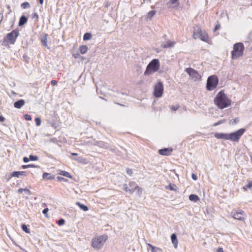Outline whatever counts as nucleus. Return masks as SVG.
Returning a JSON list of instances; mask_svg holds the SVG:
<instances>
[{
    "label": "nucleus",
    "instance_id": "obj_11",
    "mask_svg": "<svg viewBox=\"0 0 252 252\" xmlns=\"http://www.w3.org/2000/svg\"><path fill=\"white\" fill-rule=\"evenodd\" d=\"M186 71L194 81H198L201 78V76L199 73L192 68H187L186 69Z\"/></svg>",
    "mask_w": 252,
    "mask_h": 252
},
{
    "label": "nucleus",
    "instance_id": "obj_43",
    "mask_svg": "<svg viewBox=\"0 0 252 252\" xmlns=\"http://www.w3.org/2000/svg\"><path fill=\"white\" fill-rule=\"evenodd\" d=\"M220 24H217L215 26L214 32H216L217 30H218L219 29H220Z\"/></svg>",
    "mask_w": 252,
    "mask_h": 252
},
{
    "label": "nucleus",
    "instance_id": "obj_54",
    "mask_svg": "<svg viewBox=\"0 0 252 252\" xmlns=\"http://www.w3.org/2000/svg\"><path fill=\"white\" fill-rule=\"evenodd\" d=\"M72 156H77L78 154L77 153H71Z\"/></svg>",
    "mask_w": 252,
    "mask_h": 252
},
{
    "label": "nucleus",
    "instance_id": "obj_35",
    "mask_svg": "<svg viewBox=\"0 0 252 252\" xmlns=\"http://www.w3.org/2000/svg\"><path fill=\"white\" fill-rule=\"evenodd\" d=\"M29 158L30 160L33 161L37 160L38 159L37 156L33 155H30L29 157Z\"/></svg>",
    "mask_w": 252,
    "mask_h": 252
},
{
    "label": "nucleus",
    "instance_id": "obj_40",
    "mask_svg": "<svg viewBox=\"0 0 252 252\" xmlns=\"http://www.w3.org/2000/svg\"><path fill=\"white\" fill-rule=\"evenodd\" d=\"M24 117L27 121H31L32 120L31 116L29 114H25Z\"/></svg>",
    "mask_w": 252,
    "mask_h": 252
},
{
    "label": "nucleus",
    "instance_id": "obj_12",
    "mask_svg": "<svg viewBox=\"0 0 252 252\" xmlns=\"http://www.w3.org/2000/svg\"><path fill=\"white\" fill-rule=\"evenodd\" d=\"M124 189L126 192H128L131 194H132L135 190H137L139 195H141L142 192V189L137 185L135 189H129L126 184L124 185Z\"/></svg>",
    "mask_w": 252,
    "mask_h": 252
},
{
    "label": "nucleus",
    "instance_id": "obj_17",
    "mask_svg": "<svg viewBox=\"0 0 252 252\" xmlns=\"http://www.w3.org/2000/svg\"><path fill=\"white\" fill-rule=\"evenodd\" d=\"M171 239L172 243L174 245L175 248H177L178 247V240L177 238L176 235L175 233L172 234V235L171 236Z\"/></svg>",
    "mask_w": 252,
    "mask_h": 252
},
{
    "label": "nucleus",
    "instance_id": "obj_3",
    "mask_svg": "<svg viewBox=\"0 0 252 252\" xmlns=\"http://www.w3.org/2000/svg\"><path fill=\"white\" fill-rule=\"evenodd\" d=\"M245 46L242 42L235 43L233 45V50L231 52V58L236 60L243 56Z\"/></svg>",
    "mask_w": 252,
    "mask_h": 252
},
{
    "label": "nucleus",
    "instance_id": "obj_44",
    "mask_svg": "<svg viewBox=\"0 0 252 252\" xmlns=\"http://www.w3.org/2000/svg\"><path fill=\"white\" fill-rule=\"evenodd\" d=\"M51 84L53 86H55L57 84V81H56V80H52L51 82Z\"/></svg>",
    "mask_w": 252,
    "mask_h": 252
},
{
    "label": "nucleus",
    "instance_id": "obj_49",
    "mask_svg": "<svg viewBox=\"0 0 252 252\" xmlns=\"http://www.w3.org/2000/svg\"><path fill=\"white\" fill-rule=\"evenodd\" d=\"M222 123V121H219L218 122L215 123L214 124V126H217L220 124Z\"/></svg>",
    "mask_w": 252,
    "mask_h": 252
},
{
    "label": "nucleus",
    "instance_id": "obj_37",
    "mask_svg": "<svg viewBox=\"0 0 252 252\" xmlns=\"http://www.w3.org/2000/svg\"><path fill=\"white\" fill-rule=\"evenodd\" d=\"M35 122L37 126H39L41 125V120L39 118H36Z\"/></svg>",
    "mask_w": 252,
    "mask_h": 252
},
{
    "label": "nucleus",
    "instance_id": "obj_24",
    "mask_svg": "<svg viewBox=\"0 0 252 252\" xmlns=\"http://www.w3.org/2000/svg\"><path fill=\"white\" fill-rule=\"evenodd\" d=\"M76 204L79 207V208L83 210L84 211H87L89 210V208L87 206L83 204H81L80 202H77Z\"/></svg>",
    "mask_w": 252,
    "mask_h": 252
},
{
    "label": "nucleus",
    "instance_id": "obj_38",
    "mask_svg": "<svg viewBox=\"0 0 252 252\" xmlns=\"http://www.w3.org/2000/svg\"><path fill=\"white\" fill-rule=\"evenodd\" d=\"M49 210H48V208H45L43 211H42V213L45 216V217L46 218H48L49 216H48V215L47 214V212H48Z\"/></svg>",
    "mask_w": 252,
    "mask_h": 252
},
{
    "label": "nucleus",
    "instance_id": "obj_53",
    "mask_svg": "<svg viewBox=\"0 0 252 252\" xmlns=\"http://www.w3.org/2000/svg\"><path fill=\"white\" fill-rule=\"evenodd\" d=\"M39 1L41 4H42L43 3V0H39Z\"/></svg>",
    "mask_w": 252,
    "mask_h": 252
},
{
    "label": "nucleus",
    "instance_id": "obj_28",
    "mask_svg": "<svg viewBox=\"0 0 252 252\" xmlns=\"http://www.w3.org/2000/svg\"><path fill=\"white\" fill-rule=\"evenodd\" d=\"M92 38V34L90 33L87 32L84 34L83 36L84 40H88Z\"/></svg>",
    "mask_w": 252,
    "mask_h": 252
},
{
    "label": "nucleus",
    "instance_id": "obj_34",
    "mask_svg": "<svg viewBox=\"0 0 252 252\" xmlns=\"http://www.w3.org/2000/svg\"><path fill=\"white\" fill-rule=\"evenodd\" d=\"M37 166L33 164H28V165H23L22 166V168L23 169H26L29 167H36Z\"/></svg>",
    "mask_w": 252,
    "mask_h": 252
},
{
    "label": "nucleus",
    "instance_id": "obj_16",
    "mask_svg": "<svg viewBox=\"0 0 252 252\" xmlns=\"http://www.w3.org/2000/svg\"><path fill=\"white\" fill-rule=\"evenodd\" d=\"M25 173H26L25 171H14L11 173V176L12 177L18 178V177H19L20 176H22V175L25 176L26 175Z\"/></svg>",
    "mask_w": 252,
    "mask_h": 252
},
{
    "label": "nucleus",
    "instance_id": "obj_13",
    "mask_svg": "<svg viewBox=\"0 0 252 252\" xmlns=\"http://www.w3.org/2000/svg\"><path fill=\"white\" fill-rule=\"evenodd\" d=\"M173 149L172 148H163L158 151L159 155L166 156L171 155Z\"/></svg>",
    "mask_w": 252,
    "mask_h": 252
},
{
    "label": "nucleus",
    "instance_id": "obj_29",
    "mask_svg": "<svg viewBox=\"0 0 252 252\" xmlns=\"http://www.w3.org/2000/svg\"><path fill=\"white\" fill-rule=\"evenodd\" d=\"M179 0H170L168 2L167 4H170V5H173L175 4H177V6L179 5Z\"/></svg>",
    "mask_w": 252,
    "mask_h": 252
},
{
    "label": "nucleus",
    "instance_id": "obj_47",
    "mask_svg": "<svg viewBox=\"0 0 252 252\" xmlns=\"http://www.w3.org/2000/svg\"><path fill=\"white\" fill-rule=\"evenodd\" d=\"M4 121L5 118L3 116L0 115V122H4Z\"/></svg>",
    "mask_w": 252,
    "mask_h": 252
},
{
    "label": "nucleus",
    "instance_id": "obj_48",
    "mask_svg": "<svg viewBox=\"0 0 252 252\" xmlns=\"http://www.w3.org/2000/svg\"><path fill=\"white\" fill-rule=\"evenodd\" d=\"M191 177H192V178L194 180H196L197 179V177L196 176V175H195L194 174H192V175H191Z\"/></svg>",
    "mask_w": 252,
    "mask_h": 252
},
{
    "label": "nucleus",
    "instance_id": "obj_55",
    "mask_svg": "<svg viewBox=\"0 0 252 252\" xmlns=\"http://www.w3.org/2000/svg\"><path fill=\"white\" fill-rule=\"evenodd\" d=\"M58 179L59 180H60V179H63V178H62V177H58Z\"/></svg>",
    "mask_w": 252,
    "mask_h": 252
},
{
    "label": "nucleus",
    "instance_id": "obj_15",
    "mask_svg": "<svg viewBox=\"0 0 252 252\" xmlns=\"http://www.w3.org/2000/svg\"><path fill=\"white\" fill-rule=\"evenodd\" d=\"M25 104V100L23 99H20L14 103V106L18 109L21 108Z\"/></svg>",
    "mask_w": 252,
    "mask_h": 252
},
{
    "label": "nucleus",
    "instance_id": "obj_9",
    "mask_svg": "<svg viewBox=\"0 0 252 252\" xmlns=\"http://www.w3.org/2000/svg\"><path fill=\"white\" fill-rule=\"evenodd\" d=\"M163 93V85L161 82L159 81L155 84L154 94L156 97H160Z\"/></svg>",
    "mask_w": 252,
    "mask_h": 252
},
{
    "label": "nucleus",
    "instance_id": "obj_33",
    "mask_svg": "<svg viewBox=\"0 0 252 252\" xmlns=\"http://www.w3.org/2000/svg\"><path fill=\"white\" fill-rule=\"evenodd\" d=\"M47 34L45 35V36L41 39V42L42 44L44 45V46L47 47V37L46 36Z\"/></svg>",
    "mask_w": 252,
    "mask_h": 252
},
{
    "label": "nucleus",
    "instance_id": "obj_7",
    "mask_svg": "<svg viewBox=\"0 0 252 252\" xmlns=\"http://www.w3.org/2000/svg\"><path fill=\"white\" fill-rule=\"evenodd\" d=\"M219 84V78L216 75H212L207 78L206 88L207 91H211L216 89Z\"/></svg>",
    "mask_w": 252,
    "mask_h": 252
},
{
    "label": "nucleus",
    "instance_id": "obj_2",
    "mask_svg": "<svg viewBox=\"0 0 252 252\" xmlns=\"http://www.w3.org/2000/svg\"><path fill=\"white\" fill-rule=\"evenodd\" d=\"M192 37L194 39H199L207 43H209L210 41L208 33L205 31H202L199 25H195L194 27Z\"/></svg>",
    "mask_w": 252,
    "mask_h": 252
},
{
    "label": "nucleus",
    "instance_id": "obj_21",
    "mask_svg": "<svg viewBox=\"0 0 252 252\" xmlns=\"http://www.w3.org/2000/svg\"><path fill=\"white\" fill-rule=\"evenodd\" d=\"M28 20V18L26 17L25 16H22L19 20V25L22 26L27 23Z\"/></svg>",
    "mask_w": 252,
    "mask_h": 252
},
{
    "label": "nucleus",
    "instance_id": "obj_32",
    "mask_svg": "<svg viewBox=\"0 0 252 252\" xmlns=\"http://www.w3.org/2000/svg\"><path fill=\"white\" fill-rule=\"evenodd\" d=\"M30 6V4L28 2H24L21 4V7L23 9L29 8Z\"/></svg>",
    "mask_w": 252,
    "mask_h": 252
},
{
    "label": "nucleus",
    "instance_id": "obj_25",
    "mask_svg": "<svg viewBox=\"0 0 252 252\" xmlns=\"http://www.w3.org/2000/svg\"><path fill=\"white\" fill-rule=\"evenodd\" d=\"M59 174L65 176L66 177L71 178L72 177L70 174L67 171H60Z\"/></svg>",
    "mask_w": 252,
    "mask_h": 252
},
{
    "label": "nucleus",
    "instance_id": "obj_23",
    "mask_svg": "<svg viewBox=\"0 0 252 252\" xmlns=\"http://www.w3.org/2000/svg\"><path fill=\"white\" fill-rule=\"evenodd\" d=\"M189 199L190 200V201H193L194 202H197L199 200V197L196 195H195V194H190L189 196Z\"/></svg>",
    "mask_w": 252,
    "mask_h": 252
},
{
    "label": "nucleus",
    "instance_id": "obj_18",
    "mask_svg": "<svg viewBox=\"0 0 252 252\" xmlns=\"http://www.w3.org/2000/svg\"><path fill=\"white\" fill-rule=\"evenodd\" d=\"M147 245L150 248L152 252H163L162 250L159 248L153 246L150 244H147Z\"/></svg>",
    "mask_w": 252,
    "mask_h": 252
},
{
    "label": "nucleus",
    "instance_id": "obj_45",
    "mask_svg": "<svg viewBox=\"0 0 252 252\" xmlns=\"http://www.w3.org/2000/svg\"><path fill=\"white\" fill-rule=\"evenodd\" d=\"M29 160H30V158H29L27 157H25L23 158V161L24 162H28L29 161Z\"/></svg>",
    "mask_w": 252,
    "mask_h": 252
},
{
    "label": "nucleus",
    "instance_id": "obj_51",
    "mask_svg": "<svg viewBox=\"0 0 252 252\" xmlns=\"http://www.w3.org/2000/svg\"><path fill=\"white\" fill-rule=\"evenodd\" d=\"M24 190V189L20 188V189H18V192L19 193H22Z\"/></svg>",
    "mask_w": 252,
    "mask_h": 252
},
{
    "label": "nucleus",
    "instance_id": "obj_39",
    "mask_svg": "<svg viewBox=\"0 0 252 252\" xmlns=\"http://www.w3.org/2000/svg\"><path fill=\"white\" fill-rule=\"evenodd\" d=\"M170 109L173 110V111H176L179 108V105H175V106H170Z\"/></svg>",
    "mask_w": 252,
    "mask_h": 252
},
{
    "label": "nucleus",
    "instance_id": "obj_41",
    "mask_svg": "<svg viewBox=\"0 0 252 252\" xmlns=\"http://www.w3.org/2000/svg\"><path fill=\"white\" fill-rule=\"evenodd\" d=\"M64 223H65V220L63 219L59 220L58 221V224L59 225H63L64 224Z\"/></svg>",
    "mask_w": 252,
    "mask_h": 252
},
{
    "label": "nucleus",
    "instance_id": "obj_6",
    "mask_svg": "<svg viewBox=\"0 0 252 252\" xmlns=\"http://www.w3.org/2000/svg\"><path fill=\"white\" fill-rule=\"evenodd\" d=\"M160 66L159 61L158 59H153L147 65L144 72L145 75H149L152 73L157 71Z\"/></svg>",
    "mask_w": 252,
    "mask_h": 252
},
{
    "label": "nucleus",
    "instance_id": "obj_19",
    "mask_svg": "<svg viewBox=\"0 0 252 252\" xmlns=\"http://www.w3.org/2000/svg\"><path fill=\"white\" fill-rule=\"evenodd\" d=\"M175 43V42L168 40L165 44L162 45V47L164 48L173 47Z\"/></svg>",
    "mask_w": 252,
    "mask_h": 252
},
{
    "label": "nucleus",
    "instance_id": "obj_46",
    "mask_svg": "<svg viewBox=\"0 0 252 252\" xmlns=\"http://www.w3.org/2000/svg\"><path fill=\"white\" fill-rule=\"evenodd\" d=\"M25 191H26L27 193H28L29 194H31V191L30 190V189H28L27 188H25L24 189V190Z\"/></svg>",
    "mask_w": 252,
    "mask_h": 252
},
{
    "label": "nucleus",
    "instance_id": "obj_5",
    "mask_svg": "<svg viewBox=\"0 0 252 252\" xmlns=\"http://www.w3.org/2000/svg\"><path fill=\"white\" fill-rule=\"evenodd\" d=\"M108 238V235L106 234L95 237L92 240V247L95 249H101Z\"/></svg>",
    "mask_w": 252,
    "mask_h": 252
},
{
    "label": "nucleus",
    "instance_id": "obj_52",
    "mask_svg": "<svg viewBox=\"0 0 252 252\" xmlns=\"http://www.w3.org/2000/svg\"><path fill=\"white\" fill-rule=\"evenodd\" d=\"M239 121V120L238 118H235L234 119H233V123L234 124H236Z\"/></svg>",
    "mask_w": 252,
    "mask_h": 252
},
{
    "label": "nucleus",
    "instance_id": "obj_8",
    "mask_svg": "<svg viewBox=\"0 0 252 252\" xmlns=\"http://www.w3.org/2000/svg\"><path fill=\"white\" fill-rule=\"evenodd\" d=\"M245 131V129L240 128L236 131L228 134V140L233 142H238Z\"/></svg>",
    "mask_w": 252,
    "mask_h": 252
},
{
    "label": "nucleus",
    "instance_id": "obj_26",
    "mask_svg": "<svg viewBox=\"0 0 252 252\" xmlns=\"http://www.w3.org/2000/svg\"><path fill=\"white\" fill-rule=\"evenodd\" d=\"M156 13V11L155 10L150 11L148 13L147 18L149 19H151Z\"/></svg>",
    "mask_w": 252,
    "mask_h": 252
},
{
    "label": "nucleus",
    "instance_id": "obj_20",
    "mask_svg": "<svg viewBox=\"0 0 252 252\" xmlns=\"http://www.w3.org/2000/svg\"><path fill=\"white\" fill-rule=\"evenodd\" d=\"M42 178L44 179H46V180H52L55 178V177L53 175H52L50 173H46V172L44 173L43 174Z\"/></svg>",
    "mask_w": 252,
    "mask_h": 252
},
{
    "label": "nucleus",
    "instance_id": "obj_4",
    "mask_svg": "<svg viewBox=\"0 0 252 252\" xmlns=\"http://www.w3.org/2000/svg\"><path fill=\"white\" fill-rule=\"evenodd\" d=\"M19 35L18 30H14L8 33L3 39V45L14 44Z\"/></svg>",
    "mask_w": 252,
    "mask_h": 252
},
{
    "label": "nucleus",
    "instance_id": "obj_50",
    "mask_svg": "<svg viewBox=\"0 0 252 252\" xmlns=\"http://www.w3.org/2000/svg\"><path fill=\"white\" fill-rule=\"evenodd\" d=\"M217 252H223V250L222 248H219L218 249Z\"/></svg>",
    "mask_w": 252,
    "mask_h": 252
},
{
    "label": "nucleus",
    "instance_id": "obj_36",
    "mask_svg": "<svg viewBox=\"0 0 252 252\" xmlns=\"http://www.w3.org/2000/svg\"><path fill=\"white\" fill-rule=\"evenodd\" d=\"M252 187V182H250L248 185H247L246 186L243 187V189L245 190H246L247 189H250Z\"/></svg>",
    "mask_w": 252,
    "mask_h": 252
},
{
    "label": "nucleus",
    "instance_id": "obj_42",
    "mask_svg": "<svg viewBox=\"0 0 252 252\" xmlns=\"http://www.w3.org/2000/svg\"><path fill=\"white\" fill-rule=\"evenodd\" d=\"M126 173L130 176L132 175L133 174L132 170L129 168H127L126 169Z\"/></svg>",
    "mask_w": 252,
    "mask_h": 252
},
{
    "label": "nucleus",
    "instance_id": "obj_22",
    "mask_svg": "<svg viewBox=\"0 0 252 252\" xmlns=\"http://www.w3.org/2000/svg\"><path fill=\"white\" fill-rule=\"evenodd\" d=\"M88 47L86 45H82L79 47V50L81 54L86 53L88 51Z\"/></svg>",
    "mask_w": 252,
    "mask_h": 252
},
{
    "label": "nucleus",
    "instance_id": "obj_27",
    "mask_svg": "<svg viewBox=\"0 0 252 252\" xmlns=\"http://www.w3.org/2000/svg\"><path fill=\"white\" fill-rule=\"evenodd\" d=\"M21 227L22 230L26 233L28 234L30 233V230L29 228H28L26 224H23L21 226Z\"/></svg>",
    "mask_w": 252,
    "mask_h": 252
},
{
    "label": "nucleus",
    "instance_id": "obj_1",
    "mask_svg": "<svg viewBox=\"0 0 252 252\" xmlns=\"http://www.w3.org/2000/svg\"><path fill=\"white\" fill-rule=\"evenodd\" d=\"M214 104L220 109H223L230 106L231 104V100L222 90L219 92L214 98Z\"/></svg>",
    "mask_w": 252,
    "mask_h": 252
},
{
    "label": "nucleus",
    "instance_id": "obj_30",
    "mask_svg": "<svg viewBox=\"0 0 252 252\" xmlns=\"http://www.w3.org/2000/svg\"><path fill=\"white\" fill-rule=\"evenodd\" d=\"M129 187L131 189H135L137 184L135 182L130 181L128 183Z\"/></svg>",
    "mask_w": 252,
    "mask_h": 252
},
{
    "label": "nucleus",
    "instance_id": "obj_14",
    "mask_svg": "<svg viewBox=\"0 0 252 252\" xmlns=\"http://www.w3.org/2000/svg\"><path fill=\"white\" fill-rule=\"evenodd\" d=\"M214 136L217 139L228 140L227 133H216L214 134Z\"/></svg>",
    "mask_w": 252,
    "mask_h": 252
},
{
    "label": "nucleus",
    "instance_id": "obj_31",
    "mask_svg": "<svg viewBox=\"0 0 252 252\" xmlns=\"http://www.w3.org/2000/svg\"><path fill=\"white\" fill-rule=\"evenodd\" d=\"M166 189H168L170 190H176V186L174 184H170Z\"/></svg>",
    "mask_w": 252,
    "mask_h": 252
},
{
    "label": "nucleus",
    "instance_id": "obj_10",
    "mask_svg": "<svg viewBox=\"0 0 252 252\" xmlns=\"http://www.w3.org/2000/svg\"><path fill=\"white\" fill-rule=\"evenodd\" d=\"M232 217L234 219H236L243 221H245L246 215L244 211L240 209L235 210H234V212L232 213Z\"/></svg>",
    "mask_w": 252,
    "mask_h": 252
}]
</instances>
